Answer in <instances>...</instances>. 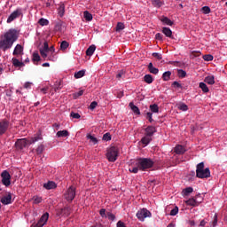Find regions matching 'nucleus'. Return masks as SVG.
Here are the masks:
<instances>
[{
	"label": "nucleus",
	"mask_w": 227,
	"mask_h": 227,
	"mask_svg": "<svg viewBox=\"0 0 227 227\" xmlns=\"http://www.w3.org/2000/svg\"><path fill=\"white\" fill-rule=\"evenodd\" d=\"M19 39V35H17V30L11 28L9 29L0 40V51L6 52V51L12 49L13 47V43L15 41Z\"/></svg>",
	"instance_id": "nucleus-1"
},
{
	"label": "nucleus",
	"mask_w": 227,
	"mask_h": 227,
	"mask_svg": "<svg viewBox=\"0 0 227 227\" xmlns=\"http://www.w3.org/2000/svg\"><path fill=\"white\" fill-rule=\"evenodd\" d=\"M155 164V161L150 158H138L136 160V166H138L140 171H146V169H152Z\"/></svg>",
	"instance_id": "nucleus-2"
},
{
	"label": "nucleus",
	"mask_w": 227,
	"mask_h": 227,
	"mask_svg": "<svg viewBox=\"0 0 227 227\" xmlns=\"http://www.w3.org/2000/svg\"><path fill=\"white\" fill-rule=\"evenodd\" d=\"M196 176L197 178H210V168H205V163L200 162L196 167Z\"/></svg>",
	"instance_id": "nucleus-3"
},
{
	"label": "nucleus",
	"mask_w": 227,
	"mask_h": 227,
	"mask_svg": "<svg viewBox=\"0 0 227 227\" xmlns=\"http://www.w3.org/2000/svg\"><path fill=\"white\" fill-rule=\"evenodd\" d=\"M120 154V150H118V147L112 146L109 149H107L106 152V159L109 162H116L118 160V155Z\"/></svg>",
	"instance_id": "nucleus-4"
},
{
	"label": "nucleus",
	"mask_w": 227,
	"mask_h": 227,
	"mask_svg": "<svg viewBox=\"0 0 227 227\" xmlns=\"http://www.w3.org/2000/svg\"><path fill=\"white\" fill-rule=\"evenodd\" d=\"M2 176V184L5 185V187H10L12 184V176L8 170H4L1 174Z\"/></svg>",
	"instance_id": "nucleus-5"
},
{
	"label": "nucleus",
	"mask_w": 227,
	"mask_h": 227,
	"mask_svg": "<svg viewBox=\"0 0 227 227\" xmlns=\"http://www.w3.org/2000/svg\"><path fill=\"white\" fill-rule=\"evenodd\" d=\"M137 217L139 221H145L146 217H152V213L146 208H143L137 211Z\"/></svg>",
	"instance_id": "nucleus-6"
},
{
	"label": "nucleus",
	"mask_w": 227,
	"mask_h": 227,
	"mask_svg": "<svg viewBox=\"0 0 227 227\" xmlns=\"http://www.w3.org/2000/svg\"><path fill=\"white\" fill-rule=\"evenodd\" d=\"M65 198L67 201H74L75 198V187L70 186L65 193Z\"/></svg>",
	"instance_id": "nucleus-7"
},
{
	"label": "nucleus",
	"mask_w": 227,
	"mask_h": 227,
	"mask_svg": "<svg viewBox=\"0 0 227 227\" xmlns=\"http://www.w3.org/2000/svg\"><path fill=\"white\" fill-rule=\"evenodd\" d=\"M29 145V140L26 138L18 139L15 143L16 150H24Z\"/></svg>",
	"instance_id": "nucleus-8"
},
{
	"label": "nucleus",
	"mask_w": 227,
	"mask_h": 227,
	"mask_svg": "<svg viewBox=\"0 0 227 227\" xmlns=\"http://www.w3.org/2000/svg\"><path fill=\"white\" fill-rule=\"evenodd\" d=\"M22 15V9H16L7 19V24H10L15 20V19H19Z\"/></svg>",
	"instance_id": "nucleus-9"
},
{
	"label": "nucleus",
	"mask_w": 227,
	"mask_h": 227,
	"mask_svg": "<svg viewBox=\"0 0 227 227\" xmlns=\"http://www.w3.org/2000/svg\"><path fill=\"white\" fill-rule=\"evenodd\" d=\"M71 213L72 208H70V207H65L57 210V215H59V217H68Z\"/></svg>",
	"instance_id": "nucleus-10"
},
{
	"label": "nucleus",
	"mask_w": 227,
	"mask_h": 227,
	"mask_svg": "<svg viewBox=\"0 0 227 227\" xmlns=\"http://www.w3.org/2000/svg\"><path fill=\"white\" fill-rule=\"evenodd\" d=\"M42 139H43V137L42 136V133L38 132L28 140V145H34V143H38V141H42Z\"/></svg>",
	"instance_id": "nucleus-11"
},
{
	"label": "nucleus",
	"mask_w": 227,
	"mask_h": 227,
	"mask_svg": "<svg viewBox=\"0 0 227 227\" xmlns=\"http://www.w3.org/2000/svg\"><path fill=\"white\" fill-rule=\"evenodd\" d=\"M12 54L13 56H22V54H24V47L20 44H17Z\"/></svg>",
	"instance_id": "nucleus-12"
},
{
	"label": "nucleus",
	"mask_w": 227,
	"mask_h": 227,
	"mask_svg": "<svg viewBox=\"0 0 227 227\" xmlns=\"http://www.w3.org/2000/svg\"><path fill=\"white\" fill-rule=\"evenodd\" d=\"M3 205H11L12 203V193H8L7 195L4 196L0 200Z\"/></svg>",
	"instance_id": "nucleus-13"
},
{
	"label": "nucleus",
	"mask_w": 227,
	"mask_h": 227,
	"mask_svg": "<svg viewBox=\"0 0 227 227\" xmlns=\"http://www.w3.org/2000/svg\"><path fill=\"white\" fill-rule=\"evenodd\" d=\"M145 136H149L150 137H152V136H153L155 134V132H157V129L153 126H148L145 129Z\"/></svg>",
	"instance_id": "nucleus-14"
},
{
	"label": "nucleus",
	"mask_w": 227,
	"mask_h": 227,
	"mask_svg": "<svg viewBox=\"0 0 227 227\" xmlns=\"http://www.w3.org/2000/svg\"><path fill=\"white\" fill-rule=\"evenodd\" d=\"M9 123L6 121L0 122V136H3L8 130Z\"/></svg>",
	"instance_id": "nucleus-15"
},
{
	"label": "nucleus",
	"mask_w": 227,
	"mask_h": 227,
	"mask_svg": "<svg viewBox=\"0 0 227 227\" xmlns=\"http://www.w3.org/2000/svg\"><path fill=\"white\" fill-rule=\"evenodd\" d=\"M44 189H47V191H51V189H56L58 187V184L54 181H49L48 183H45L43 184Z\"/></svg>",
	"instance_id": "nucleus-16"
},
{
	"label": "nucleus",
	"mask_w": 227,
	"mask_h": 227,
	"mask_svg": "<svg viewBox=\"0 0 227 227\" xmlns=\"http://www.w3.org/2000/svg\"><path fill=\"white\" fill-rule=\"evenodd\" d=\"M162 33L168 38H173V31H171V28L164 27H162Z\"/></svg>",
	"instance_id": "nucleus-17"
},
{
	"label": "nucleus",
	"mask_w": 227,
	"mask_h": 227,
	"mask_svg": "<svg viewBox=\"0 0 227 227\" xmlns=\"http://www.w3.org/2000/svg\"><path fill=\"white\" fill-rule=\"evenodd\" d=\"M174 152L177 155H184V153L185 152V147H184L183 145H178L175 147Z\"/></svg>",
	"instance_id": "nucleus-18"
},
{
	"label": "nucleus",
	"mask_w": 227,
	"mask_h": 227,
	"mask_svg": "<svg viewBox=\"0 0 227 227\" xmlns=\"http://www.w3.org/2000/svg\"><path fill=\"white\" fill-rule=\"evenodd\" d=\"M12 61L13 67H15L16 68H21V67L25 66L24 62L20 61L19 59H16V58H12Z\"/></svg>",
	"instance_id": "nucleus-19"
},
{
	"label": "nucleus",
	"mask_w": 227,
	"mask_h": 227,
	"mask_svg": "<svg viewBox=\"0 0 227 227\" xmlns=\"http://www.w3.org/2000/svg\"><path fill=\"white\" fill-rule=\"evenodd\" d=\"M185 203L190 207H198V205H200V202L196 200V199L194 198L189 199L188 200L185 201Z\"/></svg>",
	"instance_id": "nucleus-20"
},
{
	"label": "nucleus",
	"mask_w": 227,
	"mask_h": 227,
	"mask_svg": "<svg viewBox=\"0 0 227 227\" xmlns=\"http://www.w3.org/2000/svg\"><path fill=\"white\" fill-rule=\"evenodd\" d=\"M129 106L130 107L131 111L135 114H141V112L139 111V107L136 106V105H134L133 102H130Z\"/></svg>",
	"instance_id": "nucleus-21"
},
{
	"label": "nucleus",
	"mask_w": 227,
	"mask_h": 227,
	"mask_svg": "<svg viewBox=\"0 0 227 227\" xmlns=\"http://www.w3.org/2000/svg\"><path fill=\"white\" fill-rule=\"evenodd\" d=\"M152 139H153L152 137H149L148 135H145V137H143L141 139V143L143 145H145V146H146V145H150V143H152Z\"/></svg>",
	"instance_id": "nucleus-22"
},
{
	"label": "nucleus",
	"mask_w": 227,
	"mask_h": 227,
	"mask_svg": "<svg viewBox=\"0 0 227 227\" xmlns=\"http://www.w3.org/2000/svg\"><path fill=\"white\" fill-rule=\"evenodd\" d=\"M68 136H70V133L67 129L57 132V137H68Z\"/></svg>",
	"instance_id": "nucleus-23"
},
{
	"label": "nucleus",
	"mask_w": 227,
	"mask_h": 227,
	"mask_svg": "<svg viewBox=\"0 0 227 227\" xmlns=\"http://www.w3.org/2000/svg\"><path fill=\"white\" fill-rule=\"evenodd\" d=\"M148 70L151 74H153L154 75H157L159 74V68L153 67V64L152 62L148 65Z\"/></svg>",
	"instance_id": "nucleus-24"
},
{
	"label": "nucleus",
	"mask_w": 227,
	"mask_h": 227,
	"mask_svg": "<svg viewBox=\"0 0 227 227\" xmlns=\"http://www.w3.org/2000/svg\"><path fill=\"white\" fill-rule=\"evenodd\" d=\"M204 82H207V84H215V80L214 78V75H209V76H207L205 79H204Z\"/></svg>",
	"instance_id": "nucleus-25"
},
{
	"label": "nucleus",
	"mask_w": 227,
	"mask_h": 227,
	"mask_svg": "<svg viewBox=\"0 0 227 227\" xmlns=\"http://www.w3.org/2000/svg\"><path fill=\"white\" fill-rule=\"evenodd\" d=\"M96 49H97V46H95V44L90 45V46L87 49L86 54H87L88 56H93V53L95 52Z\"/></svg>",
	"instance_id": "nucleus-26"
},
{
	"label": "nucleus",
	"mask_w": 227,
	"mask_h": 227,
	"mask_svg": "<svg viewBox=\"0 0 227 227\" xmlns=\"http://www.w3.org/2000/svg\"><path fill=\"white\" fill-rule=\"evenodd\" d=\"M83 17L85 19V20H87V22H91V20H93V15L91 13H90V12L85 11L83 12Z\"/></svg>",
	"instance_id": "nucleus-27"
},
{
	"label": "nucleus",
	"mask_w": 227,
	"mask_h": 227,
	"mask_svg": "<svg viewBox=\"0 0 227 227\" xmlns=\"http://www.w3.org/2000/svg\"><path fill=\"white\" fill-rule=\"evenodd\" d=\"M160 22H162V24H164L165 26H173V21L168 17H163L160 20Z\"/></svg>",
	"instance_id": "nucleus-28"
},
{
	"label": "nucleus",
	"mask_w": 227,
	"mask_h": 227,
	"mask_svg": "<svg viewBox=\"0 0 227 227\" xmlns=\"http://www.w3.org/2000/svg\"><path fill=\"white\" fill-rule=\"evenodd\" d=\"M84 75H86V70H84V69L74 73L75 79H81L82 77H84Z\"/></svg>",
	"instance_id": "nucleus-29"
},
{
	"label": "nucleus",
	"mask_w": 227,
	"mask_h": 227,
	"mask_svg": "<svg viewBox=\"0 0 227 227\" xmlns=\"http://www.w3.org/2000/svg\"><path fill=\"white\" fill-rule=\"evenodd\" d=\"M58 13L59 17H63L65 15V4H60L58 8Z\"/></svg>",
	"instance_id": "nucleus-30"
},
{
	"label": "nucleus",
	"mask_w": 227,
	"mask_h": 227,
	"mask_svg": "<svg viewBox=\"0 0 227 227\" xmlns=\"http://www.w3.org/2000/svg\"><path fill=\"white\" fill-rule=\"evenodd\" d=\"M139 166H137L136 165V160H135V163L133 165H131V167L129 168V171L130 173H138L139 172Z\"/></svg>",
	"instance_id": "nucleus-31"
},
{
	"label": "nucleus",
	"mask_w": 227,
	"mask_h": 227,
	"mask_svg": "<svg viewBox=\"0 0 227 227\" xmlns=\"http://www.w3.org/2000/svg\"><path fill=\"white\" fill-rule=\"evenodd\" d=\"M199 88L202 90L203 93H208V91H210V90H208V86H207V83L205 82H200Z\"/></svg>",
	"instance_id": "nucleus-32"
},
{
	"label": "nucleus",
	"mask_w": 227,
	"mask_h": 227,
	"mask_svg": "<svg viewBox=\"0 0 227 227\" xmlns=\"http://www.w3.org/2000/svg\"><path fill=\"white\" fill-rule=\"evenodd\" d=\"M144 81L147 84H152V82H153V76H152V74H145L144 76Z\"/></svg>",
	"instance_id": "nucleus-33"
},
{
	"label": "nucleus",
	"mask_w": 227,
	"mask_h": 227,
	"mask_svg": "<svg viewBox=\"0 0 227 227\" xmlns=\"http://www.w3.org/2000/svg\"><path fill=\"white\" fill-rule=\"evenodd\" d=\"M194 189L192 187H187L183 190V196H189L191 192H193Z\"/></svg>",
	"instance_id": "nucleus-34"
},
{
	"label": "nucleus",
	"mask_w": 227,
	"mask_h": 227,
	"mask_svg": "<svg viewBox=\"0 0 227 227\" xmlns=\"http://www.w3.org/2000/svg\"><path fill=\"white\" fill-rule=\"evenodd\" d=\"M152 4L154 5L155 8H160L164 4L160 0H152Z\"/></svg>",
	"instance_id": "nucleus-35"
},
{
	"label": "nucleus",
	"mask_w": 227,
	"mask_h": 227,
	"mask_svg": "<svg viewBox=\"0 0 227 227\" xmlns=\"http://www.w3.org/2000/svg\"><path fill=\"white\" fill-rule=\"evenodd\" d=\"M123 29H125V24L121 23V22H118L117 26L115 27V31L117 33H120V31H123Z\"/></svg>",
	"instance_id": "nucleus-36"
},
{
	"label": "nucleus",
	"mask_w": 227,
	"mask_h": 227,
	"mask_svg": "<svg viewBox=\"0 0 227 227\" xmlns=\"http://www.w3.org/2000/svg\"><path fill=\"white\" fill-rule=\"evenodd\" d=\"M162 79L163 81H169V79H171V71H166L163 73Z\"/></svg>",
	"instance_id": "nucleus-37"
},
{
	"label": "nucleus",
	"mask_w": 227,
	"mask_h": 227,
	"mask_svg": "<svg viewBox=\"0 0 227 227\" xmlns=\"http://www.w3.org/2000/svg\"><path fill=\"white\" fill-rule=\"evenodd\" d=\"M87 139H90L92 145H97L98 143V139L92 135H87Z\"/></svg>",
	"instance_id": "nucleus-38"
},
{
	"label": "nucleus",
	"mask_w": 227,
	"mask_h": 227,
	"mask_svg": "<svg viewBox=\"0 0 227 227\" xmlns=\"http://www.w3.org/2000/svg\"><path fill=\"white\" fill-rule=\"evenodd\" d=\"M43 150H45V146L43 145H38L35 150L36 155H42V153H43Z\"/></svg>",
	"instance_id": "nucleus-39"
},
{
	"label": "nucleus",
	"mask_w": 227,
	"mask_h": 227,
	"mask_svg": "<svg viewBox=\"0 0 227 227\" xmlns=\"http://www.w3.org/2000/svg\"><path fill=\"white\" fill-rule=\"evenodd\" d=\"M63 88L61 82H56L54 84V91H59Z\"/></svg>",
	"instance_id": "nucleus-40"
},
{
	"label": "nucleus",
	"mask_w": 227,
	"mask_h": 227,
	"mask_svg": "<svg viewBox=\"0 0 227 227\" xmlns=\"http://www.w3.org/2000/svg\"><path fill=\"white\" fill-rule=\"evenodd\" d=\"M67 47H70V43L67 41H62L60 43V51H65Z\"/></svg>",
	"instance_id": "nucleus-41"
},
{
	"label": "nucleus",
	"mask_w": 227,
	"mask_h": 227,
	"mask_svg": "<svg viewBox=\"0 0 227 227\" xmlns=\"http://www.w3.org/2000/svg\"><path fill=\"white\" fill-rule=\"evenodd\" d=\"M39 221L43 222V224H45V223H47V221H49V213H45L44 215H43L41 216V218L39 219Z\"/></svg>",
	"instance_id": "nucleus-42"
},
{
	"label": "nucleus",
	"mask_w": 227,
	"mask_h": 227,
	"mask_svg": "<svg viewBox=\"0 0 227 227\" xmlns=\"http://www.w3.org/2000/svg\"><path fill=\"white\" fill-rule=\"evenodd\" d=\"M177 75L178 77H180L181 79H184V77H186L187 73L185 71H184L183 69H178L177 70Z\"/></svg>",
	"instance_id": "nucleus-43"
},
{
	"label": "nucleus",
	"mask_w": 227,
	"mask_h": 227,
	"mask_svg": "<svg viewBox=\"0 0 227 227\" xmlns=\"http://www.w3.org/2000/svg\"><path fill=\"white\" fill-rule=\"evenodd\" d=\"M38 24H40V26H49V20L41 18Z\"/></svg>",
	"instance_id": "nucleus-44"
},
{
	"label": "nucleus",
	"mask_w": 227,
	"mask_h": 227,
	"mask_svg": "<svg viewBox=\"0 0 227 227\" xmlns=\"http://www.w3.org/2000/svg\"><path fill=\"white\" fill-rule=\"evenodd\" d=\"M149 107L152 113H159V106L157 104L150 105Z\"/></svg>",
	"instance_id": "nucleus-45"
},
{
	"label": "nucleus",
	"mask_w": 227,
	"mask_h": 227,
	"mask_svg": "<svg viewBox=\"0 0 227 227\" xmlns=\"http://www.w3.org/2000/svg\"><path fill=\"white\" fill-rule=\"evenodd\" d=\"M62 27H63V21H59L55 24L54 29L55 31H61Z\"/></svg>",
	"instance_id": "nucleus-46"
},
{
	"label": "nucleus",
	"mask_w": 227,
	"mask_h": 227,
	"mask_svg": "<svg viewBox=\"0 0 227 227\" xmlns=\"http://www.w3.org/2000/svg\"><path fill=\"white\" fill-rule=\"evenodd\" d=\"M82 95H84V90H79L78 92L74 93L73 98L74 99H77L79 98V97H82Z\"/></svg>",
	"instance_id": "nucleus-47"
},
{
	"label": "nucleus",
	"mask_w": 227,
	"mask_h": 227,
	"mask_svg": "<svg viewBox=\"0 0 227 227\" xmlns=\"http://www.w3.org/2000/svg\"><path fill=\"white\" fill-rule=\"evenodd\" d=\"M201 12L204 13V15H208V13L211 12V9L208 6H204L201 8Z\"/></svg>",
	"instance_id": "nucleus-48"
},
{
	"label": "nucleus",
	"mask_w": 227,
	"mask_h": 227,
	"mask_svg": "<svg viewBox=\"0 0 227 227\" xmlns=\"http://www.w3.org/2000/svg\"><path fill=\"white\" fill-rule=\"evenodd\" d=\"M106 217L109 221H114V219H116V215L111 212H106Z\"/></svg>",
	"instance_id": "nucleus-49"
},
{
	"label": "nucleus",
	"mask_w": 227,
	"mask_h": 227,
	"mask_svg": "<svg viewBox=\"0 0 227 227\" xmlns=\"http://www.w3.org/2000/svg\"><path fill=\"white\" fill-rule=\"evenodd\" d=\"M41 58L40 55L38 54V52H34L33 53V59L32 61L36 62V61H40Z\"/></svg>",
	"instance_id": "nucleus-50"
},
{
	"label": "nucleus",
	"mask_w": 227,
	"mask_h": 227,
	"mask_svg": "<svg viewBox=\"0 0 227 227\" xmlns=\"http://www.w3.org/2000/svg\"><path fill=\"white\" fill-rule=\"evenodd\" d=\"M178 109L180 111H188L189 110V106H187V105L182 103L178 106Z\"/></svg>",
	"instance_id": "nucleus-51"
},
{
	"label": "nucleus",
	"mask_w": 227,
	"mask_h": 227,
	"mask_svg": "<svg viewBox=\"0 0 227 227\" xmlns=\"http://www.w3.org/2000/svg\"><path fill=\"white\" fill-rule=\"evenodd\" d=\"M204 61H212L214 59V56L210 54H207L203 56Z\"/></svg>",
	"instance_id": "nucleus-52"
},
{
	"label": "nucleus",
	"mask_w": 227,
	"mask_h": 227,
	"mask_svg": "<svg viewBox=\"0 0 227 227\" xmlns=\"http://www.w3.org/2000/svg\"><path fill=\"white\" fill-rule=\"evenodd\" d=\"M70 117L74 118V120H79V118H81V114H79L77 113L71 112L70 113Z\"/></svg>",
	"instance_id": "nucleus-53"
},
{
	"label": "nucleus",
	"mask_w": 227,
	"mask_h": 227,
	"mask_svg": "<svg viewBox=\"0 0 227 227\" xmlns=\"http://www.w3.org/2000/svg\"><path fill=\"white\" fill-rule=\"evenodd\" d=\"M98 106V103H97V101H93L90 103L89 109H90V111H93Z\"/></svg>",
	"instance_id": "nucleus-54"
},
{
	"label": "nucleus",
	"mask_w": 227,
	"mask_h": 227,
	"mask_svg": "<svg viewBox=\"0 0 227 227\" xmlns=\"http://www.w3.org/2000/svg\"><path fill=\"white\" fill-rule=\"evenodd\" d=\"M103 141H111V133H106L103 136Z\"/></svg>",
	"instance_id": "nucleus-55"
},
{
	"label": "nucleus",
	"mask_w": 227,
	"mask_h": 227,
	"mask_svg": "<svg viewBox=\"0 0 227 227\" xmlns=\"http://www.w3.org/2000/svg\"><path fill=\"white\" fill-rule=\"evenodd\" d=\"M99 215H101V217L107 218V213L106 212L105 208L99 210Z\"/></svg>",
	"instance_id": "nucleus-56"
},
{
	"label": "nucleus",
	"mask_w": 227,
	"mask_h": 227,
	"mask_svg": "<svg viewBox=\"0 0 227 227\" xmlns=\"http://www.w3.org/2000/svg\"><path fill=\"white\" fill-rule=\"evenodd\" d=\"M211 225H212L213 227L217 226V214H215V215H214V220L211 222Z\"/></svg>",
	"instance_id": "nucleus-57"
},
{
	"label": "nucleus",
	"mask_w": 227,
	"mask_h": 227,
	"mask_svg": "<svg viewBox=\"0 0 227 227\" xmlns=\"http://www.w3.org/2000/svg\"><path fill=\"white\" fill-rule=\"evenodd\" d=\"M146 116H147V119L149 120L150 123H152V121H153V114H152V112H147L146 113Z\"/></svg>",
	"instance_id": "nucleus-58"
},
{
	"label": "nucleus",
	"mask_w": 227,
	"mask_h": 227,
	"mask_svg": "<svg viewBox=\"0 0 227 227\" xmlns=\"http://www.w3.org/2000/svg\"><path fill=\"white\" fill-rule=\"evenodd\" d=\"M178 214V207H175L171 211H170V215H176Z\"/></svg>",
	"instance_id": "nucleus-59"
},
{
	"label": "nucleus",
	"mask_w": 227,
	"mask_h": 227,
	"mask_svg": "<svg viewBox=\"0 0 227 227\" xmlns=\"http://www.w3.org/2000/svg\"><path fill=\"white\" fill-rule=\"evenodd\" d=\"M39 51H40L42 58H43V59H45V58H47L48 51H43V49H42V48L39 50Z\"/></svg>",
	"instance_id": "nucleus-60"
},
{
	"label": "nucleus",
	"mask_w": 227,
	"mask_h": 227,
	"mask_svg": "<svg viewBox=\"0 0 227 227\" xmlns=\"http://www.w3.org/2000/svg\"><path fill=\"white\" fill-rule=\"evenodd\" d=\"M43 226H45V223H43L40 220L37 222V223L32 225V227H43Z\"/></svg>",
	"instance_id": "nucleus-61"
},
{
	"label": "nucleus",
	"mask_w": 227,
	"mask_h": 227,
	"mask_svg": "<svg viewBox=\"0 0 227 227\" xmlns=\"http://www.w3.org/2000/svg\"><path fill=\"white\" fill-rule=\"evenodd\" d=\"M34 203L35 205H38V203H42V197H35L34 198Z\"/></svg>",
	"instance_id": "nucleus-62"
},
{
	"label": "nucleus",
	"mask_w": 227,
	"mask_h": 227,
	"mask_svg": "<svg viewBox=\"0 0 227 227\" xmlns=\"http://www.w3.org/2000/svg\"><path fill=\"white\" fill-rule=\"evenodd\" d=\"M172 86H175V88H180V90H183V86H182V84H180L178 82H174L173 83H172Z\"/></svg>",
	"instance_id": "nucleus-63"
},
{
	"label": "nucleus",
	"mask_w": 227,
	"mask_h": 227,
	"mask_svg": "<svg viewBox=\"0 0 227 227\" xmlns=\"http://www.w3.org/2000/svg\"><path fill=\"white\" fill-rule=\"evenodd\" d=\"M153 56L156 59H162V55H161L160 53L154 52V53H153Z\"/></svg>",
	"instance_id": "nucleus-64"
}]
</instances>
